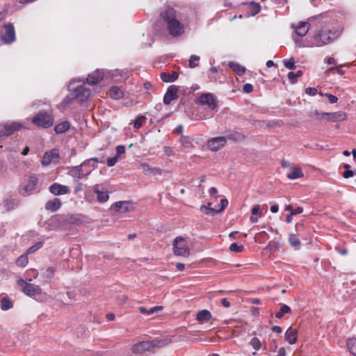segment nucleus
I'll return each instance as SVG.
<instances>
[{
	"instance_id": "f257e3e1",
	"label": "nucleus",
	"mask_w": 356,
	"mask_h": 356,
	"mask_svg": "<svg viewBox=\"0 0 356 356\" xmlns=\"http://www.w3.org/2000/svg\"><path fill=\"white\" fill-rule=\"evenodd\" d=\"M310 23L316 22L317 24L323 25L315 31L310 36L307 47H321L332 43L341 34L342 29L339 26L327 25V17L325 14L312 17L309 19Z\"/></svg>"
},
{
	"instance_id": "f03ea898",
	"label": "nucleus",
	"mask_w": 356,
	"mask_h": 356,
	"mask_svg": "<svg viewBox=\"0 0 356 356\" xmlns=\"http://www.w3.org/2000/svg\"><path fill=\"white\" fill-rule=\"evenodd\" d=\"M169 34L172 37H179L184 33L185 29L189 25L188 18L179 14L170 12L164 17Z\"/></svg>"
},
{
	"instance_id": "7ed1b4c3",
	"label": "nucleus",
	"mask_w": 356,
	"mask_h": 356,
	"mask_svg": "<svg viewBox=\"0 0 356 356\" xmlns=\"http://www.w3.org/2000/svg\"><path fill=\"white\" fill-rule=\"evenodd\" d=\"M100 162L98 158H90L84 161L81 165L72 167L69 171V175L74 178L81 179L96 169L97 163Z\"/></svg>"
},
{
	"instance_id": "20e7f679",
	"label": "nucleus",
	"mask_w": 356,
	"mask_h": 356,
	"mask_svg": "<svg viewBox=\"0 0 356 356\" xmlns=\"http://www.w3.org/2000/svg\"><path fill=\"white\" fill-rule=\"evenodd\" d=\"M170 341L168 339H154L152 341H143L134 344L131 350L135 354H143L147 351H154L167 346Z\"/></svg>"
},
{
	"instance_id": "39448f33",
	"label": "nucleus",
	"mask_w": 356,
	"mask_h": 356,
	"mask_svg": "<svg viewBox=\"0 0 356 356\" xmlns=\"http://www.w3.org/2000/svg\"><path fill=\"white\" fill-rule=\"evenodd\" d=\"M111 79L114 81H119L121 77L118 76V70L106 71L97 70L92 73L90 74L87 77V83L90 85H96L99 83L104 79Z\"/></svg>"
},
{
	"instance_id": "423d86ee",
	"label": "nucleus",
	"mask_w": 356,
	"mask_h": 356,
	"mask_svg": "<svg viewBox=\"0 0 356 356\" xmlns=\"http://www.w3.org/2000/svg\"><path fill=\"white\" fill-rule=\"evenodd\" d=\"M32 122L37 127L44 129L51 127L54 124L51 111H40L32 118Z\"/></svg>"
},
{
	"instance_id": "0eeeda50",
	"label": "nucleus",
	"mask_w": 356,
	"mask_h": 356,
	"mask_svg": "<svg viewBox=\"0 0 356 356\" xmlns=\"http://www.w3.org/2000/svg\"><path fill=\"white\" fill-rule=\"evenodd\" d=\"M73 85L74 81H72L68 86L69 90L72 91V98L81 104L86 102L90 97V90L82 85L76 88H73Z\"/></svg>"
},
{
	"instance_id": "6e6552de",
	"label": "nucleus",
	"mask_w": 356,
	"mask_h": 356,
	"mask_svg": "<svg viewBox=\"0 0 356 356\" xmlns=\"http://www.w3.org/2000/svg\"><path fill=\"white\" fill-rule=\"evenodd\" d=\"M172 246L175 255L183 257H188L190 255L188 243L184 237H176L173 241Z\"/></svg>"
},
{
	"instance_id": "1a4fd4ad",
	"label": "nucleus",
	"mask_w": 356,
	"mask_h": 356,
	"mask_svg": "<svg viewBox=\"0 0 356 356\" xmlns=\"http://www.w3.org/2000/svg\"><path fill=\"white\" fill-rule=\"evenodd\" d=\"M67 217L61 215H55L46 221L47 229L51 231L60 230L65 228Z\"/></svg>"
},
{
	"instance_id": "9d476101",
	"label": "nucleus",
	"mask_w": 356,
	"mask_h": 356,
	"mask_svg": "<svg viewBox=\"0 0 356 356\" xmlns=\"http://www.w3.org/2000/svg\"><path fill=\"white\" fill-rule=\"evenodd\" d=\"M29 282H27L22 279H19L17 281V284L22 287L23 292L28 296H34L40 294L42 293V289L40 286L30 283L31 280H29Z\"/></svg>"
},
{
	"instance_id": "9b49d317",
	"label": "nucleus",
	"mask_w": 356,
	"mask_h": 356,
	"mask_svg": "<svg viewBox=\"0 0 356 356\" xmlns=\"http://www.w3.org/2000/svg\"><path fill=\"white\" fill-rule=\"evenodd\" d=\"M196 102L202 106H207L209 109L214 110L217 106V100L211 93H202L196 99Z\"/></svg>"
},
{
	"instance_id": "f8f14e48",
	"label": "nucleus",
	"mask_w": 356,
	"mask_h": 356,
	"mask_svg": "<svg viewBox=\"0 0 356 356\" xmlns=\"http://www.w3.org/2000/svg\"><path fill=\"white\" fill-rule=\"evenodd\" d=\"M0 37L3 43L7 44L15 41V31L12 23L9 22L4 25L3 31L1 32Z\"/></svg>"
},
{
	"instance_id": "ddd939ff",
	"label": "nucleus",
	"mask_w": 356,
	"mask_h": 356,
	"mask_svg": "<svg viewBox=\"0 0 356 356\" xmlns=\"http://www.w3.org/2000/svg\"><path fill=\"white\" fill-rule=\"evenodd\" d=\"M60 156L57 149H52L44 154L41 163L43 166H48L51 164H58L59 163Z\"/></svg>"
},
{
	"instance_id": "4468645a",
	"label": "nucleus",
	"mask_w": 356,
	"mask_h": 356,
	"mask_svg": "<svg viewBox=\"0 0 356 356\" xmlns=\"http://www.w3.org/2000/svg\"><path fill=\"white\" fill-rule=\"evenodd\" d=\"M22 127L23 124L17 122L6 124L3 127L0 128V140L14 134Z\"/></svg>"
},
{
	"instance_id": "2eb2a0df",
	"label": "nucleus",
	"mask_w": 356,
	"mask_h": 356,
	"mask_svg": "<svg viewBox=\"0 0 356 356\" xmlns=\"http://www.w3.org/2000/svg\"><path fill=\"white\" fill-rule=\"evenodd\" d=\"M227 142V138L225 136L214 137L208 140L207 147L211 151L217 152L222 148Z\"/></svg>"
},
{
	"instance_id": "dca6fc26",
	"label": "nucleus",
	"mask_w": 356,
	"mask_h": 356,
	"mask_svg": "<svg viewBox=\"0 0 356 356\" xmlns=\"http://www.w3.org/2000/svg\"><path fill=\"white\" fill-rule=\"evenodd\" d=\"M179 86H177L175 85L170 86L165 94L163 97V103L165 105H169L172 101L177 99L178 98V91L179 90Z\"/></svg>"
},
{
	"instance_id": "f3484780",
	"label": "nucleus",
	"mask_w": 356,
	"mask_h": 356,
	"mask_svg": "<svg viewBox=\"0 0 356 356\" xmlns=\"http://www.w3.org/2000/svg\"><path fill=\"white\" fill-rule=\"evenodd\" d=\"M38 184V178L35 176H31L28 180L27 184L24 186L21 191V193L24 195H29L36 191Z\"/></svg>"
},
{
	"instance_id": "a211bd4d",
	"label": "nucleus",
	"mask_w": 356,
	"mask_h": 356,
	"mask_svg": "<svg viewBox=\"0 0 356 356\" xmlns=\"http://www.w3.org/2000/svg\"><path fill=\"white\" fill-rule=\"evenodd\" d=\"M49 190L54 195H62L70 193V188L67 186L62 185L58 183L51 184Z\"/></svg>"
},
{
	"instance_id": "6ab92c4d",
	"label": "nucleus",
	"mask_w": 356,
	"mask_h": 356,
	"mask_svg": "<svg viewBox=\"0 0 356 356\" xmlns=\"http://www.w3.org/2000/svg\"><path fill=\"white\" fill-rule=\"evenodd\" d=\"M93 191L97 194V200L99 202L104 203L108 201L109 196L108 193L104 190V188L102 186L99 184H95L92 187Z\"/></svg>"
},
{
	"instance_id": "aec40b11",
	"label": "nucleus",
	"mask_w": 356,
	"mask_h": 356,
	"mask_svg": "<svg viewBox=\"0 0 356 356\" xmlns=\"http://www.w3.org/2000/svg\"><path fill=\"white\" fill-rule=\"evenodd\" d=\"M115 210L120 213H126L133 210L132 204L128 201H120L114 204Z\"/></svg>"
},
{
	"instance_id": "412c9836",
	"label": "nucleus",
	"mask_w": 356,
	"mask_h": 356,
	"mask_svg": "<svg viewBox=\"0 0 356 356\" xmlns=\"http://www.w3.org/2000/svg\"><path fill=\"white\" fill-rule=\"evenodd\" d=\"M298 331L289 327L285 332V340L291 345L296 343L297 341Z\"/></svg>"
},
{
	"instance_id": "4be33fe9",
	"label": "nucleus",
	"mask_w": 356,
	"mask_h": 356,
	"mask_svg": "<svg viewBox=\"0 0 356 356\" xmlns=\"http://www.w3.org/2000/svg\"><path fill=\"white\" fill-rule=\"evenodd\" d=\"M61 206V202L58 198H54L53 200H50L47 202L45 204L44 208L47 211H50L51 212H55L58 211Z\"/></svg>"
},
{
	"instance_id": "5701e85b",
	"label": "nucleus",
	"mask_w": 356,
	"mask_h": 356,
	"mask_svg": "<svg viewBox=\"0 0 356 356\" xmlns=\"http://www.w3.org/2000/svg\"><path fill=\"white\" fill-rule=\"evenodd\" d=\"M327 121L340 122L346 120L347 115L343 111L327 113Z\"/></svg>"
},
{
	"instance_id": "b1692460",
	"label": "nucleus",
	"mask_w": 356,
	"mask_h": 356,
	"mask_svg": "<svg viewBox=\"0 0 356 356\" xmlns=\"http://www.w3.org/2000/svg\"><path fill=\"white\" fill-rule=\"evenodd\" d=\"M212 318L211 313L207 309H202L197 312L196 320L201 323H206L211 320Z\"/></svg>"
},
{
	"instance_id": "393cba45",
	"label": "nucleus",
	"mask_w": 356,
	"mask_h": 356,
	"mask_svg": "<svg viewBox=\"0 0 356 356\" xmlns=\"http://www.w3.org/2000/svg\"><path fill=\"white\" fill-rule=\"evenodd\" d=\"M309 29V24L305 22H300L296 28V33L299 36H305Z\"/></svg>"
},
{
	"instance_id": "a878e982",
	"label": "nucleus",
	"mask_w": 356,
	"mask_h": 356,
	"mask_svg": "<svg viewBox=\"0 0 356 356\" xmlns=\"http://www.w3.org/2000/svg\"><path fill=\"white\" fill-rule=\"evenodd\" d=\"M109 95L112 99H120L124 97V92L118 86H112L109 90Z\"/></svg>"
},
{
	"instance_id": "bb28decb",
	"label": "nucleus",
	"mask_w": 356,
	"mask_h": 356,
	"mask_svg": "<svg viewBox=\"0 0 356 356\" xmlns=\"http://www.w3.org/2000/svg\"><path fill=\"white\" fill-rule=\"evenodd\" d=\"M161 80L163 82L169 83L173 82L178 79V74L176 72H173L171 74L162 72L160 75Z\"/></svg>"
},
{
	"instance_id": "cd10ccee",
	"label": "nucleus",
	"mask_w": 356,
	"mask_h": 356,
	"mask_svg": "<svg viewBox=\"0 0 356 356\" xmlns=\"http://www.w3.org/2000/svg\"><path fill=\"white\" fill-rule=\"evenodd\" d=\"M179 142L186 148H193L194 147L193 138L191 136L181 135Z\"/></svg>"
},
{
	"instance_id": "c85d7f7f",
	"label": "nucleus",
	"mask_w": 356,
	"mask_h": 356,
	"mask_svg": "<svg viewBox=\"0 0 356 356\" xmlns=\"http://www.w3.org/2000/svg\"><path fill=\"white\" fill-rule=\"evenodd\" d=\"M327 113L321 112L318 110H314L309 114L311 118L318 120H327Z\"/></svg>"
},
{
	"instance_id": "c756f323",
	"label": "nucleus",
	"mask_w": 356,
	"mask_h": 356,
	"mask_svg": "<svg viewBox=\"0 0 356 356\" xmlns=\"http://www.w3.org/2000/svg\"><path fill=\"white\" fill-rule=\"evenodd\" d=\"M211 203H208L207 205H203L200 207V211L204 214L210 216H213L219 213L217 209L211 207Z\"/></svg>"
},
{
	"instance_id": "7c9ffc66",
	"label": "nucleus",
	"mask_w": 356,
	"mask_h": 356,
	"mask_svg": "<svg viewBox=\"0 0 356 356\" xmlns=\"http://www.w3.org/2000/svg\"><path fill=\"white\" fill-rule=\"evenodd\" d=\"M2 206L5 211H8L14 209L17 206V204L14 199L6 198L3 200Z\"/></svg>"
},
{
	"instance_id": "2f4dec72",
	"label": "nucleus",
	"mask_w": 356,
	"mask_h": 356,
	"mask_svg": "<svg viewBox=\"0 0 356 356\" xmlns=\"http://www.w3.org/2000/svg\"><path fill=\"white\" fill-rule=\"evenodd\" d=\"M229 67L238 75H243L245 72V68L237 63L230 61L228 63Z\"/></svg>"
},
{
	"instance_id": "473e14b6",
	"label": "nucleus",
	"mask_w": 356,
	"mask_h": 356,
	"mask_svg": "<svg viewBox=\"0 0 356 356\" xmlns=\"http://www.w3.org/2000/svg\"><path fill=\"white\" fill-rule=\"evenodd\" d=\"M70 127V123L67 121H64L55 126L54 131L57 134H63L67 131Z\"/></svg>"
},
{
	"instance_id": "72a5a7b5",
	"label": "nucleus",
	"mask_w": 356,
	"mask_h": 356,
	"mask_svg": "<svg viewBox=\"0 0 356 356\" xmlns=\"http://www.w3.org/2000/svg\"><path fill=\"white\" fill-rule=\"evenodd\" d=\"M13 302L7 297H3L1 298V309L3 311H8L13 308Z\"/></svg>"
},
{
	"instance_id": "f704fd0d",
	"label": "nucleus",
	"mask_w": 356,
	"mask_h": 356,
	"mask_svg": "<svg viewBox=\"0 0 356 356\" xmlns=\"http://www.w3.org/2000/svg\"><path fill=\"white\" fill-rule=\"evenodd\" d=\"M303 177V172L300 168H294L287 174V177L290 179H296Z\"/></svg>"
},
{
	"instance_id": "c9c22d12",
	"label": "nucleus",
	"mask_w": 356,
	"mask_h": 356,
	"mask_svg": "<svg viewBox=\"0 0 356 356\" xmlns=\"http://www.w3.org/2000/svg\"><path fill=\"white\" fill-rule=\"evenodd\" d=\"M267 209V206L264 205L263 207H261L259 204L254 205L252 209V216H258L259 217H261L264 216L263 210Z\"/></svg>"
},
{
	"instance_id": "e433bc0d",
	"label": "nucleus",
	"mask_w": 356,
	"mask_h": 356,
	"mask_svg": "<svg viewBox=\"0 0 356 356\" xmlns=\"http://www.w3.org/2000/svg\"><path fill=\"white\" fill-rule=\"evenodd\" d=\"M289 242L292 247L295 249H298L301 245L300 241L293 234H290L289 237Z\"/></svg>"
},
{
	"instance_id": "4c0bfd02",
	"label": "nucleus",
	"mask_w": 356,
	"mask_h": 356,
	"mask_svg": "<svg viewBox=\"0 0 356 356\" xmlns=\"http://www.w3.org/2000/svg\"><path fill=\"white\" fill-rule=\"evenodd\" d=\"M291 312V308L286 305H282L280 311L276 313L275 317L281 318L284 314H288Z\"/></svg>"
},
{
	"instance_id": "58836bf2",
	"label": "nucleus",
	"mask_w": 356,
	"mask_h": 356,
	"mask_svg": "<svg viewBox=\"0 0 356 356\" xmlns=\"http://www.w3.org/2000/svg\"><path fill=\"white\" fill-rule=\"evenodd\" d=\"M249 8L252 15H255L260 12V5L258 3L252 1L249 3Z\"/></svg>"
},
{
	"instance_id": "ea45409f",
	"label": "nucleus",
	"mask_w": 356,
	"mask_h": 356,
	"mask_svg": "<svg viewBox=\"0 0 356 356\" xmlns=\"http://www.w3.org/2000/svg\"><path fill=\"white\" fill-rule=\"evenodd\" d=\"M28 257L26 255H21L16 260V264L19 267H25L28 264Z\"/></svg>"
},
{
	"instance_id": "a19ab883",
	"label": "nucleus",
	"mask_w": 356,
	"mask_h": 356,
	"mask_svg": "<svg viewBox=\"0 0 356 356\" xmlns=\"http://www.w3.org/2000/svg\"><path fill=\"white\" fill-rule=\"evenodd\" d=\"M250 344L255 350H259L262 348V344L257 337H253L251 339Z\"/></svg>"
},
{
	"instance_id": "79ce46f5",
	"label": "nucleus",
	"mask_w": 356,
	"mask_h": 356,
	"mask_svg": "<svg viewBox=\"0 0 356 356\" xmlns=\"http://www.w3.org/2000/svg\"><path fill=\"white\" fill-rule=\"evenodd\" d=\"M200 60V57L196 55H191L189 59V67L195 68L198 65L197 62Z\"/></svg>"
},
{
	"instance_id": "37998d69",
	"label": "nucleus",
	"mask_w": 356,
	"mask_h": 356,
	"mask_svg": "<svg viewBox=\"0 0 356 356\" xmlns=\"http://www.w3.org/2000/svg\"><path fill=\"white\" fill-rule=\"evenodd\" d=\"M302 72L301 70H298L296 72H290L288 74V78L291 81V83H295L298 77L302 76Z\"/></svg>"
},
{
	"instance_id": "c03bdc74",
	"label": "nucleus",
	"mask_w": 356,
	"mask_h": 356,
	"mask_svg": "<svg viewBox=\"0 0 356 356\" xmlns=\"http://www.w3.org/2000/svg\"><path fill=\"white\" fill-rule=\"evenodd\" d=\"M348 346L350 350V353L353 355L356 356V339H350L348 341Z\"/></svg>"
},
{
	"instance_id": "a18cd8bd",
	"label": "nucleus",
	"mask_w": 356,
	"mask_h": 356,
	"mask_svg": "<svg viewBox=\"0 0 356 356\" xmlns=\"http://www.w3.org/2000/svg\"><path fill=\"white\" fill-rule=\"evenodd\" d=\"M43 244H44L43 241H39V242L35 243L33 245H32L31 247H30L28 249L27 252L29 254L34 252L35 251L41 248L42 247Z\"/></svg>"
},
{
	"instance_id": "49530a36",
	"label": "nucleus",
	"mask_w": 356,
	"mask_h": 356,
	"mask_svg": "<svg viewBox=\"0 0 356 356\" xmlns=\"http://www.w3.org/2000/svg\"><path fill=\"white\" fill-rule=\"evenodd\" d=\"M243 249L244 247L242 245H238L236 243H233L229 245V250L234 252H241Z\"/></svg>"
},
{
	"instance_id": "de8ad7c7",
	"label": "nucleus",
	"mask_w": 356,
	"mask_h": 356,
	"mask_svg": "<svg viewBox=\"0 0 356 356\" xmlns=\"http://www.w3.org/2000/svg\"><path fill=\"white\" fill-rule=\"evenodd\" d=\"M284 64L285 67L289 70H294L296 68L295 60L293 58H291L289 60H284Z\"/></svg>"
},
{
	"instance_id": "09e8293b",
	"label": "nucleus",
	"mask_w": 356,
	"mask_h": 356,
	"mask_svg": "<svg viewBox=\"0 0 356 356\" xmlns=\"http://www.w3.org/2000/svg\"><path fill=\"white\" fill-rule=\"evenodd\" d=\"M243 138V136L238 132H234V133L231 134L227 136V138L233 140H240Z\"/></svg>"
},
{
	"instance_id": "8fccbe9b",
	"label": "nucleus",
	"mask_w": 356,
	"mask_h": 356,
	"mask_svg": "<svg viewBox=\"0 0 356 356\" xmlns=\"http://www.w3.org/2000/svg\"><path fill=\"white\" fill-rule=\"evenodd\" d=\"M145 118L143 117V116H141V117H138L135 121H134V127L135 129H139L141 125H142V122L143 120H145Z\"/></svg>"
},
{
	"instance_id": "3c124183",
	"label": "nucleus",
	"mask_w": 356,
	"mask_h": 356,
	"mask_svg": "<svg viewBox=\"0 0 356 356\" xmlns=\"http://www.w3.org/2000/svg\"><path fill=\"white\" fill-rule=\"evenodd\" d=\"M256 238L258 240L265 241L268 238V235L265 231H262V232H259L256 235Z\"/></svg>"
},
{
	"instance_id": "603ef678",
	"label": "nucleus",
	"mask_w": 356,
	"mask_h": 356,
	"mask_svg": "<svg viewBox=\"0 0 356 356\" xmlns=\"http://www.w3.org/2000/svg\"><path fill=\"white\" fill-rule=\"evenodd\" d=\"M163 309L162 306H155L148 309L147 315H152Z\"/></svg>"
},
{
	"instance_id": "864d4df0",
	"label": "nucleus",
	"mask_w": 356,
	"mask_h": 356,
	"mask_svg": "<svg viewBox=\"0 0 356 356\" xmlns=\"http://www.w3.org/2000/svg\"><path fill=\"white\" fill-rule=\"evenodd\" d=\"M228 205V201L227 199H222L220 202V208L217 209L219 213L223 211Z\"/></svg>"
},
{
	"instance_id": "5fc2aeb1",
	"label": "nucleus",
	"mask_w": 356,
	"mask_h": 356,
	"mask_svg": "<svg viewBox=\"0 0 356 356\" xmlns=\"http://www.w3.org/2000/svg\"><path fill=\"white\" fill-rule=\"evenodd\" d=\"M118 157L116 156L108 159L107 160V165L108 167H112V166L115 165L116 164V163L118 162Z\"/></svg>"
},
{
	"instance_id": "6e6d98bb",
	"label": "nucleus",
	"mask_w": 356,
	"mask_h": 356,
	"mask_svg": "<svg viewBox=\"0 0 356 356\" xmlns=\"http://www.w3.org/2000/svg\"><path fill=\"white\" fill-rule=\"evenodd\" d=\"M305 92H306V94H307L309 95L314 96L317 94L318 90L315 88H307L305 89Z\"/></svg>"
},
{
	"instance_id": "4d7b16f0",
	"label": "nucleus",
	"mask_w": 356,
	"mask_h": 356,
	"mask_svg": "<svg viewBox=\"0 0 356 356\" xmlns=\"http://www.w3.org/2000/svg\"><path fill=\"white\" fill-rule=\"evenodd\" d=\"M243 92L250 93L253 90V86L250 83H245L243 87Z\"/></svg>"
},
{
	"instance_id": "13d9d810",
	"label": "nucleus",
	"mask_w": 356,
	"mask_h": 356,
	"mask_svg": "<svg viewBox=\"0 0 356 356\" xmlns=\"http://www.w3.org/2000/svg\"><path fill=\"white\" fill-rule=\"evenodd\" d=\"M125 152V147L123 145H118L116 147V156H119L120 155L124 154Z\"/></svg>"
},
{
	"instance_id": "bf43d9fd",
	"label": "nucleus",
	"mask_w": 356,
	"mask_h": 356,
	"mask_svg": "<svg viewBox=\"0 0 356 356\" xmlns=\"http://www.w3.org/2000/svg\"><path fill=\"white\" fill-rule=\"evenodd\" d=\"M325 95L328 98L329 102H330L331 104H334V103H336V102H337V100H338V98H337L336 96H334V95H332V94L326 93Z\"/></svg>"
},
{
	"instance_id": "052dcab7",
	"label": "nucleus",
	"mask_w": 356,
	"mask_h": 356,
	"mask_svg": "<svg viewBox=\"0 0 356 356\" xmlns=\"http://www.w3.org/2000/svg\"><path fill=\"white\" fill-rule=\"evenodd\" d=\"M164 154L168 156H170L173 155V151L170 147H164Z\"/></svg>"
},
{
	"instance_id": "680f3d73",
	"label": "nucleus",
	"mask_w": 356,
	"mask_h": 356,
	"mask_svg": "<svg viewBox=\"0 0 356 356\" xmlns=\"http://www.w3.org/2000/svg\"><path fill=\"white\" fill-rule=\"evenodd\" d=\"M302 211H303V208L301 207H298L296 209L291 210V214L295 216V215L300 214V213H302Z\"/></svg>"
},
{
	"instance_id": "e2e57ef3",
	"label": "nucleus",
	"mask_w": 356,
	"mask_h": 356,
	"mask_svg": "<svg viewBox=\"0 0 356 356\" xmlns=\"http://www.w3.org/2000/svg\"><path fill=\"white\" fill-rule=\"evenodd\" d=\"M354 175V172L351 170H346L344 172H343V177L346 178V179H348V178H350V177H352Z\"/></svg>"
},
{
	"instance_id": "0e129e2a",
	"label": "nucleus",
	"mask_w": 356,
	"mask_h": 356,
	"mask_svg": "<svg viewBox=\"0 0 356 356\" xmlns=\"http://www.w3.org/2000/svg\"><path fill=\"white\" fill-rule=\"evenodd\" d=\"M271 330L277 334H280L282 332V327L278 325L273 326L271 327Z\"/></svg>"
},
{
	"instance_id": "69168bd1",
	"label": "nucleus",
	"mask_w": 356,
	"mask_h": 356,
	"mask_svg": "<svg viewBox=\"0 0 356 356\" xmlns=\"http://www.w3.org/2000/svg\"><path fill=\"white\" fill-rule=\"evenodd\" d=\"M142 167H143V170L144 172H153V170L152 168H150L146 164H143L142 165Z\"/></svg>"
},
{
	"instance_id": "338daca9",
	"label": "nucleus",
	"mask_w": 356,
	"mask_h": 356,
	"mask_svg": "<svg viewBox=\"0 0 356 356\" xmlns=\"http://www.w3.org/2000/svg\"><path fill=\"white\" fill-rule=\"evenodd\" d=\"M279 211V207L277 204H275L270 207V211L272 213H277Z\"/></svg>"
},
{
	"instance_id": "774afa93",
	"label": "nucleus",
	"mask_w": 356,
	"mask_h": 356,
	"mask_svg": "<svg viewBox=\"0 0 356 356\" xmlns=\"http://www.w3.org/2000/svg\"><path fill=\"white\" fill-rule=\"evenodd\" d=\"M277 356H286V350L284 348H280L279 349Z\"/></svg>"
}]
</instances>
